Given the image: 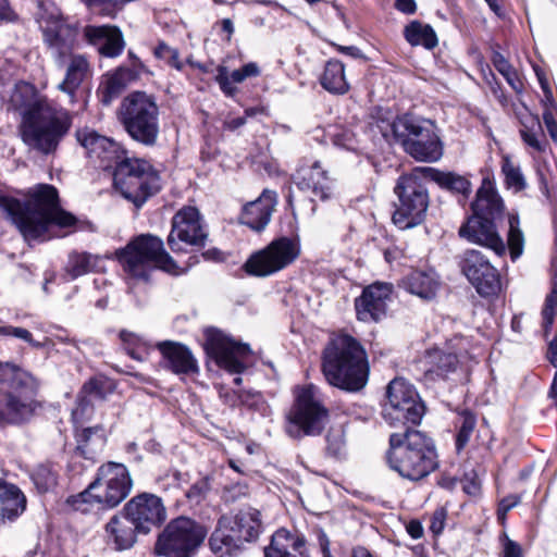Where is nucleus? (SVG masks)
Wrapping results in <instances>:
<instances>
[{
	"instance_id": "obj_15",
	"label": "nucleus",
	"mask_w": 557,
	"mask_h": 557,
	"mask_svg": "<svg viewBox=\"0 0 557 557\" xmlns=\"http://www.w3.org/2000/svg\"><path fill=\"white\" fill-rule=\"evenodd\" d=\"M261 532L260 512L253 508L239 510L233 518L223 517L212 533L209 544L213 552L231 550L243 542L258 539Z\"/></svg>"
},
{
	"instance_id": "obj_33",
	"label": "nucleus",
	"mask_w": 557,
	"mask_h": 557,
	"mask_svg": "<svg viewBox=\"0 0 557 557\" xmlns=\"http://www.w3.org/2000/svg\"><path fill=\"white\" fill-rule=\"evenodd\" d=\"M401 286L423 300H432L440 288V280L433 269L413 270L403 278Z\"/></svg>"
},
{
	"instance_id": "obj_2",
	"label": "nucleus",
	"mask_w": 557,
	"mask_h": 557,
	"mask_svg": "<svg viewBox=\"0 0 557 557\" xmlns=\"http://www.w3.org/2000/svg\"><path fill=\"white\" fill-rule=\"evenodd\" d=\"M325 381L346 392H359L369 380V361L362 345L348 334H334L322 352Z\"/></svg>"
},
{
	"instance_id": "obj_41",
	"label": "nucleus",
	"mask_w": 557,
	"mask_h": 557,
	"mask_svg": "<svg viewBox=\"0 0 557 557\" xmlns=\"http://www.w3.org/2000/svg\"><path fill=\"white\" fill-rule=\"evenodd\" d=\"M114 391V381L103 375L91 377L82 387V394L98 400H106Z\"/></svg>"
},
{
	"instance_id": "obj_11",
	"label": "nucleus",
	"mask_w": 557,
	"mask_h": 557,
	"mask_svg": "<svg viewBox=\"0 0 557 557\" xmlns=\"http://www.w3.org/2000/svg\"><path fill=\"white\" fill-rule=\"evenodd\" d=\"M113 181L116 190L137 208L161 188L158 171L146 160L136 158L123 159L114 170Z\"/></svg>"
},
{
	"instance_id": "obj_39",
	"label": "nucleus",
	"mask_w": 557,
	"mask_h": 557,
	"mask_svg": "<svg viewBox=\"0 0 557 557\" xmlns=\"http://www.w3.org/2000/svg\"><path fill=\"white\" fill-rule=\"evenodd\" d=\"M405 38L411 46H423L433 49L437 46V37L430 25L420 22H411L405 28Z\"/></svg>"
},
{
	"instance_id": "obj_28",
	"label": "nucleus",
	"mask_w": 557,
	"mask_h": 557,
	"mask_svg": "<svg viewBox=\"0 0 557 557\" xmlns=\"http://www.w3.org/2000/svg\"><path fill=\"white\" fill-rule=\"evenodd\" d=\"M57 66L64 69V78L59 83L58 89L69 95L73 101L78 88L91 76V64L85 54L76 53Z\"/></svg>"
},
{
	"instance_id": "obj_64",
	"label": "nucleus",
	"mask_w": 557,
	"mask_h": 557,
	"mask_svg": "<svg viewBox=\"0 0 557 557\" xmlns=\"http://www.w3.org/2000/svg\"><path fill=\"white\" fill-rule=\"evenodd\" d=\"M549 361L556 366L557 364V336L554 337L548 345L547 352Z\"/></svg>"
},
{
	"instance_id": "obj_18",
	"label": "nucleus",
	"mask_w": 557,
	"mask_h": 557,
	"mask_svg": "<svg viewBox=\"0 0 557 557\" xmlns=\"http://www.w3.org/2000/svg\"><path fill=\"white\" fill-rule=\"evenodd\" d=\"M461 272L483 296H493L500 290V277L497 269L479 250L468 249L460 256Z\"/></svg>"
},
{
	"instance_id": "obj_23",
	"label": "nucleus",
	"mask_w": 557,
	"mask_h": 557,
	"mask_svg": "<svg viewBox=\"0 0 557 557\" xmlns=\"http://www.w3.org/2000/svg\"><path fill=\"white\" fill-rule=\"evenodd\" d=\"M459 236L493 250L497 256L506 252V245L492 219L473 214L460 226Z\"/></svg>"
},
{
	"instance_id": "obj_14",
	"label": "nucleus",
	"mask_w": 557,
	"mask_h": 557,
	"mask_svg": "<svg viewBox=\"0 0 557 557\" xmlns=\"http://www.w3.org/2000/svg\"><path fill=\"white\" fill-rule=\"evenodd\" d=\"M387 404L383 417L392 426L407 423L417 425L421 422L425 407L414 386L404 379L396 377L386 389Z\"/></svg>"
},
{
	"instance_id": "obj_40",
	"label": "nucleus",
	"mask_w": 557,
	"mask_h": 557,
	"mask_svg": "<svg viewBox=\"0 0 557 557\" xmlns=\"http://www.w3.org/2000/svg\"><path fill=\"white\" fill-rule=\"evenodd\" d=\"M525 236L520 226V219L518 213H508V232L506 248H508L510 258L516 261L524 251Z\"/></svg>"
},
{
	"instance_id": "obj_10",
	"label": "nucleus",
	"mask_w": 557,
	"mask_h": 557,
	"mask_svg": "<svg viewBox=\"0 0 557 557\" xmlns=\"http://www.w3.org/2000/svg\"><path fill=\"white\" fill-rule=\"evenodd\" d=\"M329 419L321 391L310 384L296 391V398L287 414L286 432L290 437L321 434Z\"/></svg>"
},
{
	"instance_id": "obj_48",
	"label": "nucleus",
	"mask_w": 557,
	"mask_h": 557,
	"mask_svg": "<svg viewBox=\"0 0 557 557\" xmlns=\"http://www.w3.org/2000/svg\"><path fill=\"white\" fill-rule=\"evenodd\" d=\"M215 81L219 84L221 90L228 97H233L237 92V88L233 85L234 83H243L245 78L240 70H234L231 74L225 66H219Z\"/></svg>"
},
{
	"instance_id": "obj_24",
	"label": "nucleus",
	"mask_w": 557,
	"mask_h": 557,
	"mask_svg": "<svg viewBox=\"0 0 557 557\" xmlns=\"http://www.w3.org/2000/svg\"><path fill=\"white\" fill-rule=\"evenodd\" d=\"M391 294L392 285L387 283H375L364 288L355 301L358 319L362 322L380 321L386 314Z\"/></svg>"
},
{
	"instance_id": "obj_21",
	"label": "nucleus",
	"mask_w": 557,
	"mask_h": 557,
	"mask_svg": "<svg viewBox=\"0 0 557 557\" xmlns=\"http://www.w3.org/2000/svg\"><path fill=\"white\" fill-rule=\"evenodd\" d=\"M76 139L85 148L88 157L103 169L116 168L126 159V151L121 145L89 128L76 131Z\"/></svg>"
},
{
	"instance_id": "obj_49",
	"label": "nucleus",
	"mask_w": 557,
	"mask_h": 557,
	"mask_svg": "<svg viewBox=\"0 0 557 557\" xmlns=\"http://www.w3.org/2000/svg\"><path fill=\"white\" fill-rule=\"evenodd\" d=\"M475 418L469 412H463L460 417V425L456 436V447L458 450L462 449L474 430Z\"/></svg>"
},
{
	"instance_id": "obj_20",
	"label": "nucleus",
	"mask_w": 557,
	"mask_h": 557,
	"mask_svg": "<svg viewBox=\"0 0 557 557\" xmlns=\"http://www.w3.org/2000/svg\"><path fill=\"white\" fill-rule=\"evenodd\" d=\"M206 239L207 232L196 208L185 207L173 216L172 230L168 237V244L172 251L183 250L181 243L202 247Z\"/></svg>"
},
{
	"instance_id": "obj_55",
	"label": "nucleus",
	"mask_w": 557,
	"mask_h": 557,
	"mask_svg": "<svg viewBox=\"0 0 557 557\" xmlns=\"http://www.w3.org/2000/svg\"><path fill=\"white\" fill-rule=\"evenodd\" d=\"M521 502V497L519 495H509L504 497L499 504L497 509V515L499 519H505L506 515L509 510L515 508Z\"/></svg>"
},
{
	"instance_id": "obj_27",
	"label": "nucleus",
	"mask_w": 557,
	"mask_h": 557,
	"mask_svg": "<svg viewBox=\"0 0 557 557\" xmlns=\"http://www.w3.org/2000/svg\"><path fill=\"white\" fill-rule=\"evenodd\" d=\"M157 346L163 367L174 374L194 375L199 372L198 361L187 346L175 342H162Z\"/></svg>"
},
{
	"instance_id": "obj_34",
	"label": "nucleus",
	"mask_w": 557,
	"mask_h": 557,
	"mask_svg": "<svg viewBox=\"0 0 557 557\" xmlns=\"http://www.w3.org/2000/svg\"><path fill=\"white\" fill-rule=\"evenodd\" d=\"M504 208V201L495 186L488 178H484L472 202L473 214L493 220L503 212Z\"/></svg>"
},
{
	"instance_id": "obj_5",
	"label": "nucleus",
	"mask_w": 557,
	"mask_h": 557,
	"mask_svg": "<svg viewBox=\"0 0 557 557\" xmlns=\"http://www.w3.org/2000/svg\"><path fill=\"white\" fill-rule=\"evenodd\" d=\"M37 380L10 362H0V424H20L34 413Z\"/></svg>"
},
{
	"instance_id": "obj_58",
	"label": "nucleus",
	"mask_w": 557,
	"mask_h": 557,
	"mask_svg": "<svg viewBox=\"0 0 557 557\" xmlns=\"http://www.w3.org/2000/svg\"><path fill=\"white\" fill-rule=\"evenodd\" d=\"M122 89V83L117 75H111L107 78L104 91L109 96L117 95Z\"/></svg>"
},
{
	"instance_id": "obj_9",
	"label": "nucleus",
	"mask_w": 557,
	"mask_h": 557,
	"mask_svg": "<svg viewBox=\"0 0 557 557\" xmlns=\"http://www.w3.org/2000/svg\"><path fill=\"white\" fill-rule=\"evenodd\" d=\"M424 168H416L410 174L399 176L394 187L397 196L393 222L400 230L421 224L429 208V193L421 176H426Z\"/></svg>"
},
{
	"instance_id": "obj_25",
	"label": "nucleus",
	"mask_w": 557,
	"mask_h": 557,
	"mask_svg": "<svg viewBox=\"0 0 557 557\" xmlns=\"http://www.w3.org/2000/svg\"><path fill=\"white\" fill-rule=\"evenodd\" d=\"M42 32L44 40L55 64H63L67 58L75 54L73 50L76 45V32L72 27L55 20L45 26Z\"/></svg>"
},
{
	"instance_id": "obj_63",
	"label": "nucleus",
	"mask_w": 557,
	"mask_h": 557,
	"mask_svg": "<svg viewBox=\"0 0 557 557\" xmlns=\"http://www.w3.org/2000/svg\"><path fill=\"white\" fill-rule=\"evenodd\" d=\"M239 70H240V72L243 74V77L245 79L249 78V77H256V76H258L260 74V69L257 65V63H255V62H249V63L245 64Z\"/></svg>"
},
{
	"instance_id": "obj_61",
	"label": "nucleus",
	"mask_w": 557,
	"mask_h": 557,
	"mask_svg": "<svg viewBox=\"0 0 557 557\" xmlns=\"http://www.w3.org/2000/svg\"><path fill=\"white\" fill-rule=\"evenodd\" d=\"M445 511L443 509L436 510L432 518L431 530L434 533H440L444 529Z\"/></svg>"
},
{
	"instance_id": "obj_36",
	"label": "nucleus",
	"mask_w": 557,
	"mask_h": 557,
	"mask_svg": "<svg viewBox=\"0 0 557 557\" xmlns=\"http://www.w3.org/2000/svg\"><path fill=\"white\" fill-rule=\"evenodd\" d=\"M426 359L429 367L425 371V375L431 379H445L449 373L455 372L459 364V359L456 355L445 352L441 349L430 350Z\"/></svg>"
},
{
	"instance_id": "obj_30",
	"label": "nucleus",
	"mask_w": 557,
	"mask_h": 557,
	"mask_svg": "<svg viewBox=\"0 0 557 557\" xmlns=\"http://www.w3.org/2000/svg\"><path fill=\"white\" fill-rule=\"evenodd\" d=\"M137 533H139L137 525L124 508L106 524L107 543L116 550L131 548L136 542Z\"/></svg>"
},
{
	"instance_id": "obj_7",
	"label": "nucleus",
	"mask_w": 557,
	"mask_h": 557,
	"mask_svg": "<svg viewBox=\"0 0 557 557\" xmlns=\"http://www.w3.org/2000/svg\"><path fill=\"white\" fill-rule=\"evenodd\" d=\"M159 115V107L153 96L134 91L122 100L119 119L133 140L152 147L160 133Z\"/></svg>"
},
{
	"instance_id": "obj_12",
	"label": "nucleus",
	"mask_w": 557,
	"mask_h": 557,
	"mask_svg": "<svg viewBox=\"0 0 557 557\" xmlns=\"http://www.w3.org/2000/svg\"><path fill=\"white\" fill-rule=\"evenodd\" d=\"M397 143L417 161L436 162L443 156V147L431 121L401 116L396 126Z\"/></svg>"
},
{
	"instance_id": "obj_62",
	"label": "nucleus",
	"mask_w": 557,
	"mask_h": 557,
	"mask_svg": "<svg viewBox=\"0 0 557 557\" xmlns=\"http://www.w3.org/2000/svg\"><path fill=\"white\" fill-rule=\"evenodd\" d=\"M395 7L406 14H413L417 10L414 0H395Z\"/></svg>"
},
{
	"instance_id": "obj_3",
	"label": "nucleus",
	"mask_w": 557,
	"mask_h": 557,
	"mask_svg": "<svg viewBox=\"0 0 557 557\" xmlns=\"http://www.w3.org/2000/svg\"><path fill=\"white\" fill-rule=\"evenodd\" d=\"M72 114L47 98H37L22 112L20 134L23 143L42 154L53 153L69 134Z\"/></svg>"
},
{
	"instance_id": "obj_22",
	"label": "nucleus",
	"mask_w": 557,
	"mask_h": 557,
	"mask_svg": "<svg viewBox=\"0 0 557 557\" xmlns=\"http://www.w3.org/2000/svg\"><path fill=\"white\" fill-rule=\"evenodd\" d=\"M125 512L133 519L139 533H148L166 519L162 499L153 494L143 493L133 497L125 506Z\"/></svg>"
},
{
	"instance_id": "obj_42",
	"label": "nucleus",
	"mask_w": 557,
	"mask_h": 557,
	"mask_svg": "<svg viewBox=\"0 0 557 557\" xmlns=\"http://www.w3.org/2000/svg\"><path fill=\"white\" fill-rule=\"evenodd\" d=\"M502 173L505 176V184L508 189L519 193L525 189L527 181L519 164L515 163L509 156L502 159Z\"/></svg>"
},
{
	"instance_id": "obj_53",
	"label": "nucleus",
	"mask_w": 557,
	"mask_h": 557,
	"mask_svg": "<svg viewBox=\"0 0 557 557\" xmlns=\"http://www.w3.org/2000/svg\"><path fill=\"white\" fill-rule=\"evenodd\" d=\"M9 337H14L16 339L23 341L24 343L28 344L30 347L37 348V349L42 348V346H44L40 342L35 341L33 337V334L24 327L10 325Z\"/></svg>"
},
{
	"instance_id": "obj_31",
	"label": "nucleus",
	"mask_w": 557,
	"mask_h": 557,
	"mask_svg": "<svg viewBox=\"0 0 557 557\" xmlns=\"http://www.w3.org/2000/svg\"><path fill=\"white\" fill-rule=\"evenodd\" d=\"M264 557H309L306 541L302 536L294 535L285 529L277 530L271 543L264 548Z\"/></svg>"
},
{
	"instance_id": "obj_1",
	"label": "nucleus",
	"mask_w": 557,
	"mask_h": 557,
	"mask_svg": "<svg viewBox=\"0 0 557 557\" xmlns=\"http://www.w3.org/2000/svg\"><path fill=\"white\" fill-rule=\"evenodd\" d=\"M0 208L26 242L48 240L57 236L54 227L66 228L77 223L76 216L60 207L57 188L48 184L30 188L23 202L12 197H0Z\"/></svg>"
},
{
	"instance_id": "obj_8",
	"label": "nucleus",
	"mask_w": 557,
	"mask_h": 557,
	"mask_svg": "<svg viewBox=\"0 0 557 557\" xmlns=\"http://www.w3.org/2000/svg\"><path fill=\"white\" fill-rule=\"evenodd\" d=\"M132 485L127 468L123 463L109 461L98 469L95 481L84 492L72 496L70 503L76 510L83 511L86 509L82 505L91 500L112 508L127 497Z\"/></svg>"
},
{
	"instance_id": "obj_38",
	"label": "nucleus",
	"mask_w": 557,
	"mask_h": 557,
	"mask_svg": "<svg viewBox=\"0 0 557 557\" xmlns=\"http://www.w3.org/2000/svg\"><path fill=\"white\" fill-rule=\"evenodd\" d=\"M423 171H425L428 177L437 183L441 187L460 193L463 196H467L471 190L470 182L463 176L450 172H441L432 168H424Z\"/></svg>"
},
{
	"instance_id": "obj_16",
	"label": "nucleus",
	"mask_w": 557,
	"mask_h": 557,
	"mask_svg": "<svg viewBox=\"0 0 557 557\" xmlns=\"http://www.w3.org/2000/svg\"><path fill=\"white\" fill-rule=\"evenodd\" d=\"M300 242L297 237L281 236L253 252L244 268L250 275L270 276L293 264L300 256Z\"/></svg>"
},
{
	"instance_id": "obj_44",
	"label": "nucleus",
	"mask_w": 557,
	"mask_h": 557,
	"mask_svg": "<svg viewBox=\"0 0 557 557\" xmlns=\"http://www.w3.org/2000/svg\"><path fill=\"white\" fill-rule=\"evenodd\" d=\"M492 62L495 69L504 76L509 86L516 91L521 92L523 83L521 82L517 71L511 66L509 61L498 51H494Z\"/></svg>"
},
{
	"instance_id": "obj_17",
	"label": "nucleus",
	"mask_w": 557,
	"mask_h": 557,
	"mask_svg": "<svg viewBox=\"0 0 557 557\" xmlns=\"http://www.w3.org/2000/svg\"><path fill=\"white\" fill-rule=\"evenodd\" d=\"M203 348L208 358L220 369L231 374L243 373L251 355L249 345L236 342L221 330L209 327L205 331Z\"/></svg>"
},
{
	"instance_id": "obj_32",
	"label": "nucleus",
	"mask_w": 557,
	"mask_h": 557,
	"mask_svg": "<svg viewBox=\"0 0 557 557\" xmlns=\"http://www.w3.org/2000/svg\"><path fill=\"white\" fill-rule=\"evenodd\" d=\"M26 505V496L18 486L0 480V524L15 521Z\"/></svg>"
},
{
	"instance_id": "obj_6",
	"label": "nucleus",
	"mask_w": 557,
	"mask_h": 557,
	"mask_svg": "<svg viewBox=\"0 0 557 557\" xmlns=\"http://www.w3.org/2000/svg\"><path fill=\"white\" fill-rule=\"evenodd\" d=\"M115 255L124 272L134 278L147 280L153 269L177 274V267L165 251L162 239L151 234L135 237Z\"/></svg>"
},
{
	"instance_id": "obj_52",
	"label": "nucleus",
	"mask_w": 557,
	"mask_h": 557,
	"mask_svg": "<svg viewBox=\"0 0 557 557\" xmlns=\"http://www.w3.org/2000/svg\"><path fill=\"white\" fill-rule=\"evenodd\" d=\"M499 542L502 546L500 557H524L521 545L511 540L507 533H502Z\"/></svg>"
},
{
	"instance_id": "obj_43",
	"label": "nucleus",
	"mask_w": 557,
	"mask_h": 557,
	"mask_svg": "<svg viewBox=\"0 0 557 557\" xmlns=\"http://www.w3.org/2000/svg\"><path fill=\"white\" fill-rule=\"evenodd\" d=\"M104 432L100 426L85 429L79 435L77 449L82 455H88L104 445Z\"/></svg>"
},
{
	"instance_id": "obj_26",
	"label": "nucleus",
	"mask_w": 557,
	"mask_h": 557,
	"mask_svg": "<svg viewBox=\"0 0 557 557\" xmlns=\"http://www.w3.org/2000/svg\"><path fill=\"white\" fill-rule=\"evenodd\" d=\"M83 33L86 41L96 47L98 52L103 57L116 58L125 48L123 34L117 26L87 25Z\"/></svg>"
},
{
	"instance_id": "obj_4",
	"label": "nucleus",
	"mask_w": 557,
	"mask_h": 557,
	"mask_svg": "<svg viewBox=\"0 0 557 557\" xmlns=\"http://www.w3.org/2000/svg\"><path fill=\"white\" fill-rule=\"evenodd\" d=\"M389 445L388 463L405 479L418 481L437 467L433 441L418 430L406 426L403 433L391 434Z\"/></svg>"
},
{
	"instance_id": "obj_59",
	"label": "nucleus",
	"mask_w": 557,
	"mask_h": 557,
	"mask_svg": "<svg viewBox=\"0 0 557 557\" xmlns=\"http://www.w3.org/2000/svg\"><path fill=\"white\" fill-rule=\"evenodd\" d=\"M520 135L527 145L537 150L541 149V144L535 132L524 127L520 131Z\"/></svg>"
},
{
	"instance_id": "obj_60",
	"label": "nucleus",
	"mask_w": 557,
	"mask_h": 557,
	"mask_svg": "<svg viewBox=\"0 0 557 557\" xmlns=\"http://www.w3.org/2000/svg\"><path fill=\"white\" fill-rule=\"evenodd\" d=\"M209 490L207 480H201L195 483L187 492L188 498H199Z\"/></svg>"
},
{
	"instance_id": "obj_47",
	"label": "nucleus",
	"mask_w": 557,
	"mask_h": 557,
	"mask_svg": "<svg viewBox=\"0 0 557 557\" xmlns=\"http://www.w3.org/2000/svg\"><path fill=\"white\" fill-rule=\"evenodd\" d=\"M30 478L39 493H47L57 485V473L46 465L38 466Z\"/></svg>"
},
{
	"instance_id": "obj_29",
	"label": "nucleus",
	"mask_w": 557,
	"mask_h": 557,
	"mask_svg": "<svg viewBox=\"0 0 557 557\" xmlns=\"http://www.w3.org/2000/svg\"><path fill=\"white\" fill-rule=\"evenodd\" d=\"M276 203V193L264 189L258 199L244 207L240 218L242 223L257 232L264 230L271 220Z\"/></svg>"
},
{
	"instance_id": "obj_50",
	"label": "nucleus",
	"mask_w": 557,
	"mask_h": 557,
	"mask_svg": "<svg viewBox=\"0 0 557 557\" xmlns=\"http://www.w3.org/2000/svg\"><path fill=\"white\" fill-rule=\"evenodd\" d=\"M400 121L401 116L394 121L386 117H380L371 123V128L373 133L379 132L386 141L394 139L397 143L396 126Z\"/></svg>"
},
{
	"instance_id": "obj_19",
	"label": "nucleus",
	"mask_w": 557,
	"mask_h": 557,
	"mask_svg": "<svg viewBox=\"0 0 557 557\" xmlns=\"http://www.w3.org/2000/svg\"><path fill=\"white\" fill-rule=\"evenodd\" d=\"M293 183L311 201H326L335 196V181L318 160L304 162L294 173Z\"/></svg>"
},
{
	"instance_id": "obj_45",
	"label": "nucleus",
	"mask_w": 557,
	"mask_h": 557,
	"mask_svg": "<svg viewBox=\"0 0 557 557\" xmlns=\"http://www.w3.org/2000/svg\"><path fill=\"white\" fill-rule=\"evenodd\" d=\"M326 450L336 458L347 453L346 432L343 425L332 426L326 434Z\"/></svg>"
},
{
	"instance_id": "obj_56",
	"label": "nucleus",
	"mask_w": 557,
	"mask_h": 557,
	"mask_svg": "<svg viewBox=\"0 0 557 557\" xmlns=\"http://www.w3.org/2000/svg\"><path fill=\"white\" fill-rule=\"evenodd\" d=\"M219 396L230 407H236L243 404V397L236 392L230 391L223 386H219Z\"/></svg>"
},
{
	"instance_id": "obj_51",
	"label": "nucleus",
	"mask_w": 557,
	"mask_h": 557,
	"mask_svg": "<svg viewBox=\"0 0 557 557\" xmlns=\"http://www.w3.org/2000/svg\"><path fill=\"white\" fill-rule=\"evenodd\" d=\"M156 58L165 61L169 65L181 71L183 63L180 61L178 50L168 46L164 41H160L153 50Z\"/></svg>"
},
{
	"instance_id": "obj_35",
	"label": "nucleus",
	"mask_w": 557,
	"mask_h": 557,
	"mask_svg": "<svg viewBox=\"0 0 557 557\" xmlns=\"http://www.w3.org/2000/svg\"><path fill=\"white\" fill-rule=\"evenodd\" d=\"M322 87L333 95H345L350 86L345 74V66L338 60H330L320 78Z\"/></svg>"
},
{
	"instance_id": "obj_46",
	"label": "nucleus",
	"mask_w": 557,
	"mask_h": 557,
	"mask_svg": "<svg viewBox=\"0 0 557 557\" xmlns=\"http://www.w3.org/2000/svg\"><path fill=\"white\" fill-rule=\"evenodd\" d=\"M120 337L133 359L144 361L147 358L149 345L143 338L127 331H122Z\"/></svg>"
},
{
	"instance_id": "obj_54",
	"label": "nucleus",
	"mask_w": 557,
	"mask_h": 557,
	"mask_svg": "<svg viewBox=\"0 0 557 557\" xmlns=\"http://www.w3.org/2000/svg\"><path fill=\"white\" fill-rule=\"evenodd\" d=\"M334 144L338 147H342L347 150L356 149V139L355 135L347 129L342 131L341 133H336L334 135Z\"/></svg>"
},
{
	"instance_id": "obj_57",
	"label": "nucleus",
	"mask_w": 557,
	"mask_h": 557,
	"mask_svg": "<svg viewBox=\"0 0 557 557\" xmlns=\"http://www.w3.org/2000/svg\"><path fill=\"white\" fill-rule=\"evenodd\" d=\"M543 121L552 138L557 139V123L555 121V113L547 106L543 112Z\"/></svg>"
},
{
	"instance_id": "obj_13",
	"label": "nucleus",
	"mask_w": 557,
	"mask_h": 557,
	"mask_svg": "<svg viewBox=\"0 0 557 557\" xmlns=\"http://www.w3.org/2000/svg\"><path fill=\"white\" fill-rule=\"evenodd\" d=\"M207 536V530L187 517L173 519L159 534L154 550L164 557H193Z\"/></svg>"
},
{
	"instance_id": "obj_37",
	"label": "nucleus",
	"mask_w": 557,
	"mask_h": 557,
	"mask_svg": "<svg viewBox=\"0 0 557 557\" xmlns=\"http://www.w3.org/2000/svg\"><path fill=\"white\" fill-rule=\"evenodd\" d=\"M100 258L87 252H72L65 267L70 280H75L98 269Z\"/></svg>"
}]
</instances>
